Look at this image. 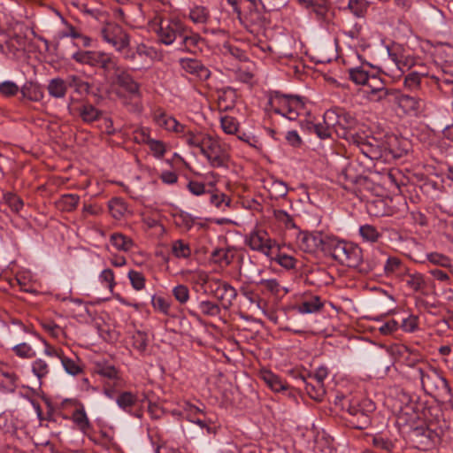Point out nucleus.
I'll use <instances>...</instances> for the list:
<instances>
[{
    "label": "nucleus",
    "mask_w": 453,
    "mask_h": 453,
    "mask_svg": "<svg viewBox=\"0 0 453 453\" xmlns=\"http://www.w3.org/2000/svg\"><path fill=\"white\" fill-rule=\"evenodd\" d=\"M116 82L132 99L142 98L141 84L126 70H121L117 73Z\"/></svg>",
    "instance_id": "obj_22"
},
{
    "label": "nucleus",
    "mask_w": 453,
    "mask_h": 453,
    "mask_svg": "<svg viewBox=\"0 0 453 453\" xmlns=\"http://www.w3.org/2000/svg\"><path fill=\"white\" fill-rule=\"evenodd\" d=\"M151 306L157 312L165 316L171 315L172 301L168 297L161 295H153L151 297Z\"/></svg>",
    "instance_id": "obj_48"
},
{
    "label": "nucleus",
    "mask_w": 453,
    "mask_h": 453,
    "mask_svg": "<svg viewBox=\"0 0 453 453\" xmlns=\"http://www.w3.org/2000/svg\"><path fill=\"white\" fill-rule=\"evenodd\" d=\"M119 53L121 54L123 59L133 65V70L140 71L150 67L154 51L152 48L143 43L138 44L135 48L130 47L129 43Z\"/></svg>",
    "instance_id": "obj_8"
},
{
    "label": "nucleus",
    "mask_w": 453,
    "mask_h": 453,
    "mask_svg": "<svg viewBox=\"0 0 453 453\" xmlns=\"http://www.w3.org/2000/svg\"><path fill=\"white\" fill-rule=\"evenodd\" d=\"M96 68L104 70V73L106 74L110 73L112 71L117 73L120 71L119 66L118 65L117 58L111 53H106L104 51L98 61Z\"/></svg>",
    "instance_id": "obj_44"
},
{
    "label": "nucleus",
    "mask_w": 453,
    "mask_h": 453,
    "mask_svg": "<svg viewBox=\"0 0 453 453\" xmlns=\"http://www.w3.org/2000/svg\"><path fill=\"white\" fill-rule=\"evenodd\" d=\"M266 110L281 115L289 120H296L305 110L302 97L272 91L268 96Z\"/></svg>",
    "instance_id": "obj_4"
},
{
    "label": "nucleus",
    "mask_w": 453,
    "mask_h": 453,
    "mask_svg": "<svg viewBox=\"0 0 453 453\" xmlns=\"http://www.w3.org/2000/svg\"><path fill=\"white\" fill-rule=\"evenodd\" d=\"M349 80L356 85H362L365 87L371 73L365 69L364 66H356L348 70Z\"/></svg>",
    "instance_id": "obj_54"
},
{
    "label": "nucleus",
    "mask_w": 453,
    "mask_h": 453,
    "mask_svg": "<svg viewBox=\"0 0 453 453\" xmlns=\"http://www.w3.org/2000/svg\"><path fill=\"white\" fill-rule=\"evenodd\" d=\"M330 236L331 234H324L321 232L302 231L297 236V244L304 252L316 253L320 250L326 254Z\"/></svg>",
    "instance_id": "obj_12"
},
{
    "label": "nucleus",
    "mask_w": 453,
    "mask_h": 453,
    "mask_svg": "<svg viewBox=\"0 0 453 453\" xmlns=\"http://www.w3.org/2000/svg\"><path fill=\"white\" fill-rule=\"evenodd\" d=\"M221 305L210 300H203L198 303V308L203 315L207 317H217L221 312Z\"/></svg>",
    "instance_id": "obj_58"
},
{
    "label": "nucleus",
    "mask_w": 453,
    "mask_h": 453,
    "mask_svg": "<svg viewBox=\"0 0 453 453\" xmlns=\"http://www.w3.org/2000/svg\"><path fill=\"white\" fill-rule=\"evenodd\" d=\"M226 3L250 33L257 34L265 27L267 19L260 0H226Z\"/></svg>",
    "instance_id": "obj_1"
},
{
    "label": "nucleus",
    "mask_w": 453,
    "mask_h": 453,
    "mask_svg": "<svg viewBox=\"0 0 453 453\" xmlns=\"http://www.w3.org/2000/svg\"><path fill=\"white\" fill-rule=\"evenodd\" d=\"M66 82L68 87L74 88L75 91L80 94L88 93L91 88V85L88 82L83 81L77 75L69 76Z\"/></svg>",
    "instance_id": "obj_59"
},
{
    "label": "nucleus",
    "mask_w": 453,
    "mask_h": 453,
    "mask_svg": "<svg viewBox=\"0 0 453 453\" xmlns=\"http://www.w3.org/2000/svg\"><path fill=\"white\" fill-rule=\"evenodd\" d=\"M211 260L220 267H226L233 262L234 253L226 249H216L211 254Z\"/></svg>",
    "instance_id": "obj_47"
},
{
    "label": "nucleus",
    "mask_w": 453,
    "mask_h": 453,
    "mask_svg": "<svg viewBox=\"0 0 453 453\" xmlns=\"http://www.w3.org/2000/svg\"><path fill=\"white\" fill-rule=\"evenodd\" d=\"M237 295V290L230 283L222 280L219 288V294L215 298L220 303V305L224 310H228L232 307Z\"/></svg>",
    "instance_id": "obj_28"
},
{
    "label": "nucleus",
    "mask_w": 453,
    "mask_h": 453,
    "mask_svg": "<svg viewBox=\"0 0 453 453\" xmlns=\"http://www.w3.org/2000/svg\"><path fill=\"white\" fill-rule=\"evenodd\" d=\"M372 444L378 449L384 450L387 453H391L395 449V443L388 438L383 437L380 434H376L372 437Z\"/></svg>",
    "instance_id": "obj_63"
},
{
    "label": "nucleus",
    "mask_w": 453,
    "mask_h": 453,
    "mask_svg": "<svg viewBox=\"0 0 453 453\" xmlns=\"http://www.w3.org/2000/svg\"><path fill=\"white\" fill-rule=\"evenodd\" d=\"M268 257L287 270L294 269L296 265V259L294 257L281 253L277 248Z\"/></svg>",
    "instance_id": "obj_49"
},
{
    "label": "nucleus",
    "mask_w": 453,
    "mask_h": 453,
    "mask_svg": "<svg viewBox=\"0 0 453 453\" xmlns=\"http://www.w3.org/2000/svg\"><path fill=\"white\" fill-rule=\"evenodd\" d=\"M200 152L207 158L211 166L214 168L225 167L227 165L228 155L219 142L211 135H208L203 142Z\"/></svg>",
    "instance_id": "obj_13"
},
{
    "label": "nucleus",
    "mask_w": 453,
    "mask_h": 453,
    "mask_svg": "<svg viewBox=\"0 0 453 453\" xmlns=\"http://www.w3.org/2000/svg\"><path fill=\"white\" fill-rule=\"evenodd\" d=\"M326 255L348 267L359 268L360 271L365 270L363 267L362 249L351 242L341 240L331 234L327 242Z\"/></svg>",
    "instance_id": "obj_3"
},
{
    "label": "nucleus",
    "mask_w": 453,
    "mask_h": 453,
    "mask_svg": "<svg viewBox=\"0 0 453 453\" xmlns=\"http://www.w3.org/2000/svg\"><path fill=\"white\" fill-rule=\"evenodd\" d=\"M201 286L203 288V292L213 297L219 294V288L222 283V280L217 278H210L204 274L200 277Z\"/></svg>",
    "instance_id": "obj_53"
},
{
    "label": "nucleus",
    "mask_w": 453,
    "mask_h": 453,
    "mask_svg": "<svg viewBox=\"0 0 453 453\" xmlns=\"http://www.w3.org/2000/svg\"><path fill=\"white\" fill-rule=\"evenodd\" d=\"M95 372L104 379V393L106 396H133L128 391H123L124 380L119 370L106 361L96 364Z\"/></svg>",
    "instance_id": "obj_5"
},
{
    "label": "nucleus",
    "mask_w": 453,
    "mask_h": 453,
    "mask_svg": "<svg viewBox=\"0 0 453 453\" xmlns=\"http://www.w3.org/2000/svg\"><path fill=\"white\" fill-rule=\"evenodd\" d=\"M67 82L62 78H53L50 80L47 90L49 95L54 98H64L67 93Z\"/></svg>",
    "instance_id": "obj_40"
},
{
    "label": "nucleus",
    "mask_w": 453,
    "mask_h": 453,
    "mask_svg": "<svg viewBox=\"0 0 453 453\" xmlns=\"http://www.w3.org/2000/svg\"><path fill=\"white\" fill-rule=\"evenodd\" d=\"M110 242L118 250L125 252L130 251L134 245L130 237L121 233H113L110 237Z\"/></svg>",
    "instance_id": "obj_43"
},
{
    "label": "nucleus",
    "mask_w": 453,
    "mask_h": 453,
    "mask_svg": "<svg viewBox=\"0 0 453 453\" xmlns=\"http://www.w3.org/2000/svg\"><path fill=\"white\" fill-rule=\"evenodd\" d=\"M416 372L427 396H440L450 393L448 380L435 370L426 365L425 367H418Z\"/></svg>",
    "instance_id": "obj_7"
},
{
    "label": "nucleus",
    "mask_w": 453,
    "mask_h": 453,
    "mask_svg": "<svg viewBox=\"0 0 453 453\" xmlns=\"http://www.w3.org/2000/svg\"><path fill=\"white\" fill-rule=\"evenodd\" d=\"M173 220L175 226L184 231H189L195 225V218L185 211L174 214Z\"/></svg>",
    "instance_id": "obj_57"
},
{
    "label": "nucleus",
    "mask_w": 453,
    "mask_h": 453,
    "mask_svg": "<svg viewBox=\"0 0 453 453\" xmlns=\"http://www.w3.org/2000/svg\"><path fill=\"white\" fill-rule=\"evenodd\" d=\"M103 51L78 50L72 55V59L81 65L96 68Z\"/></svg>",
    "instance_id": "obj_35"
},
{
    "label": "nucleus",
    "mask_w": 453,
    "mask_h": 453,
    "mask_svg": "<svg viewBox=\"0 0 453 453\" xmlns=\"http://www.w3.org/2000/svg\"><path fill=\"white\" fill-rule=\"evenodd\" d=\"M210 197V203L216 208L225 211L226 208L230 207L231 199L225 193L221 192L218 188H216V181H209L208 182V193Z\"/></svg>",
    "instance_id": "obj_27"
},
{
    "label": "nucleus",
    "mask_w": 453,
    "mask_h": 453,
    "mask_svg": "<svg viewBox=\"0 0 453 453\" xmlns=\"http://www.w3.org/2000/svg\"><path fill=\"white\" fill-rule=\"evenodd\" d=\"M324 119L326 124L332 126L339 138L343 139L354 128L357 127V119L344 108L334 107L324 113Z\"/></svg>",
    "instance_id": "obj_6"
},
{
    "label": "nucleus",
    "mask_w": 453,
    "mask_h": 453,
    "mask_svg": "<svg viewBox=\"0 0 453 453\" xmlns=\"http://www.w3.org/2000/svg\"><path fill=\"white\" fill-rule=\"evenodd\" d=\"M420 398H400L395 407L399 408L401 417H405L406 421H415L425 417L424 403L419 402Z\"/></svg>",
    "instance_id": "obj_17"
},
{
    "label": "nucleus",
    "mask_w": 453,
    "mask_h": 453,
    "mask_svg": "<svg viewBox=\"0 0 453 453\" xmlns=\"http://www.w3.org/2000/svg\"><path fill=\"white\" fill-rule=\"evenodd\" d=\"M151 117L153 122L159 127L163 128L166 132H171L173 126L174 125V122L176 119L166 112V111L157 106L154 108L151 111Z\"/></svg>",
    "instance_id": "obj_30"
},
{
    "label": "nucleus",
    "mask_w": 453,
    "mask_h": 453,
    "mask_svg": "<svg viewBox=\"0 0 453 453\" xmlns=\"http://www.w3.org/2000/svg\"><path fill=\"white\" fill-rule=\"evenodd\" d=\"M204 40L197 33L193 32L188 26L185 33H182L179 39V49L187 52L194 53L200 51Z\"/></svg>",
    "instance_id": "obj_24"
},
{
    "label": "nucleus",
    "mask_w": 453,
    "mask_h": 453,
    "mask_svg": "<svg viewBox=\"0 0 453 453\" xmlns=\"http://www.w3.org/2000/svg\"><path fill=\"white\" fill-rule=\"evenodd\" d=\"M20 101L39 102L43 98V92L41 87L33 82H26L20 88Z\"/></svg>",
    "instance_id": "obj_37"
},
{
    "label": "nucleus",
    "mask_w": 453,
    "mask_h": 453,
    "mask_svg": "<svg viewBox=\"0 0 453 453\" xmlns=\"http://www.w3.org/2000/svg\"><path fill=\"white\" fill-rule=\"evenodd\" d=\"M408 269L407 265L400 257L393 256L388 257L383 265L385 276L395 280L396 282Z\"/></svg>",
    "instance_id": "obj_26"
},
{
    "label": "nucleus",
    "mask_w": 453,
    "mask_h": 453,
    "mask_svg": "<svg viewBox=\"0 0 453 453\" xmlns=\"http://www.w3.org/2000/svg\"><path fill=\"white\" fill-rule=\"evenodd\" d=\"M188 18L194 24H207L211 19V12L207 6L195 4L189 10Z\"/></svg>",
    "instance_id": "obj_38"
},
{
    "label": "nucleus",
    "mask_w": 453,
    "mask_h": 453,
    "mask_svg": "<svg viewBox=\"0 0 453 453\" xmlns=\"http://www.w3.org/2000/svg\"><path fill=\"white\" fill-rule=\"evenodd\" d=\"M297 3L319 21L326 19L330 7L328 0H297Z\"/></svg>",
    "instance_id": "obj_25"
},
{
    "label": "nucleus",
    "mask_w": 453,
    "mask_h": 453,
    "mask_svg": "<svg viewBox=\"0 0 453 453\" xmlns=\"http://www.w3.org/2000/svg\"><path fill=\"white\" fill-rule=\"evenodd\" d=\"M132 346L141 354L144 353L148 347V335L142 331L135 332L132 336Z\"/></svg>",
    "instance_id": "obj_60"
},
{
    "label": "nucleus",
    "mask_w": 453,
    "mask_h": 453,
    "mask_svg": "<svg viewBox=\"0 0 453 453\" xmlns=\"http://www.w3.org/2000/svg\"><path fill=\"white\" fill-rule=\"evenodd\" d=\"M80 203V196L76 194H64L57 202L59 210L65 212L74 211Z\"/></svg>",
    "instance_id": "obj_45"
},
{
    "label": "nucleus",
    "mask_w": 453,
    "mask_h": 453,
    "mask_svg": "<svg viewBox=\"0 0 453 453\" xmlns=\"http://www.w3.org/2000/svg\"><path fill=\"white\" fill-rule=\"evenodd\" d=\"M236 98V90L231 87H226L218 91V104L219 108L224 111L233 109L234 107Z\"/></svg>",
    "instance_id": "obj_36"
},
{
    "label": "nucleus",
    "mask_w": 453,
    "mask_h": 453,
    "mask_svg": "<svg viewBox=\"0 0 453 453\" xmlns=\"http://www.w3.org/2000/svg\"><path fill=\"white\" fill-rule=\"evenodd\" d=\"M248 283H255V285L264 286L265 290L272 295L279 296L281 294L285 295L288 289L282 287L276 279H258L257 277H248Z\"/></svg>",
    "instance_id": "obj_31"
},
{
    "label": "nucleus",
    "mask_w": 453,
    "mask_h": 453,
    "mask_svg": "<svg viewBox=\"0 0 453 453\" xmlns=\"http://www.w3.org/2000/svg\"><path fill=\"white\" fill-rule=\"evenodd\" d=\"M69 113L80 118L85 124H92L103 116V111L94 106L88 101H81L77 105H68Z\"/></svg>",
    "instance_id": "obj_19"
},
{
    "label": "nucleus",
    "mask_w": 453,
    "mask_h": 453,
    "mask_svg": "<svg viewBox=\"0 0 453 453\" xmlns=\"http://www.w3.org/2000/svg\"><path fill=\"white\" fill-rule=\"evenodd\" d=\"M172 255L178 259H188L192 255V249L188 242L182 239L173 241L171 245Z\"/></svg>",
    "instance_id": "obj_42"
},
{
    "label": "nucleus",
    "mask_w": 453,
    "mask_h": 453,
    "mask_svg": "<svg viewBox=\"0 0 453 453\" xmlns=\"http://www.w3.org/2000/svg\"><path fill=\"white\" fill-rule=\"evenodd\" d=\"M175 300L180 304H186L190 298L189 288L184 284H178L172 290Z\"/></svg>",
    "instance_id": "obj_62"
},
{
    "label": "nucleus",
    "mask_w": 453,
    "mask_h": 453,
    "mask_svg": "<svg viewBox=\"0 0 453 453\" xmlns=\"http://www.w3.org/2000/svg\"><path fill=\"white\" fill-rule=\"evenodd\" d=\"M394 88H388L384 79L375 73H371L363 90L364 96L372 103L387 102Z\"/></svg>",
    "instance_id": "obj_10"
},
{
    "label": "nucleus",
    "mask_w": 453,
    "mask_h": 453,
    "mask_svg": "<svg viewBox=\"0 0 453 453\" xmlns=\"http://www.w3.org/2000/svg\"><path fill=\"white\" fill-rule=\"evenodd\" d=\"M329 373V368L326 365H321L317 367L314 372H308L307 377L304 375L302 376L306 384L305 390L309 396H312L313 393H315L317 396H321L326 394L324 382Z\"/></svg>",
    "instance_id": "obj_15"
},
{
    "label": "nucleus",
    "mask_w": 453,
    "mask_h": 453,
    "mask_svg": "<svg viewBox=\"0 0 453 453\" xmlns=\"http://www.w3.org/2000/svg\"><path fill=\"white\" fill-rule=\"evenodd\" d=\"M369 8L370 2L367 0H349L346 10L357 19H365Z\"/></svg>",
    "instance_id": "obj_41"
},
{
    "label": "nucleus",
    "mask_w": 453,
    "mask_h": 453,
    "mask_svg": "<svg viewBox=\"0 0 453 453\" xmlns=\"http://www.w3.org/2000/svg\"><path fill=\"white\" fill-rule=\"evenodd\" d=\"M103 40L111 44L116 51L119 52L130 43L129 35L119 25L107 23L101 29Z\"/></svg>",
    "instance_id": "obj_14"
},
{
    "label": "nucleus",
    "mask_w": 453,
    "mask_h": 453,
    "mask_svg": "<svg viewBox=\"0 0 453 453\" xmlns=\"http://www.w3.org/2000/svg\"><path fill=\"white\" fill-rule=\"evenodd\" d=\"M16 380L15 374L4 372L0 370V391L4 394L14 392Z\"/></svg>",
    "instance_id": "obj_56"
},
{
    "label": "nucleus",
    "mask_w": 453,
    "mask_h": 453,
    "mask_svg": "<svg viewBox=\"0 0 453 453\" xmlns=\"http://www.w3.org/2000/svg\"><path fill=\"white\" fill-rule=\"evenodd\" d=\"M108 209L114 219H120L127 211V204L123 198L113 197L108 202Z\"/></svg>",
    "instance_id": "obj_46"
},
{
    "label": "nucleus",
    "mask_w": 453,
    "mask_h": 453,
    "mask_svg": "<svg viewBox=\"0 0 453 453\" xmlns=\"http://www.w3.org/2000/svg\"><path fill=\"white\" fill-rule=\"evenodd\" d=\"M397 282L402 284L405 290L411 293L421 292L426 286L424 275L417 271H411L410 268Z\"/></svg>",
    "instance_id": "obj_23"
},
{
    "label": "nucleus",
    "mask_w": 453,
    "mask_h": 453,
    "mask_svg": "<svg viewBox=\"0 0 453 453\" xmlns=\"http://www.w3.org/2000/svg\"><path fill=\"white\" fill-rule=\"evenodd\" d=\"M259 378L273 393H280L288 388V383L270 370L262 369Z\"/></svg>",
    "instance_id": "obj_29"
},
{
    "label": "nucleus",
    "mask_w": 453,
    "mask_h": 453,
    "mask_svg": "<svg viewBox=\"0 0 453 453\" xmlns=\"http://www.w3.org/2000/svg\"><path fill=\"white\" fill-rule=\"evenodd\" d=\"M180 65L186 73L195 76L201 81H207L211 75L209 68L201 60L196 58H180Z\"/></svg>",
    "instance_id": "obj_21"
},
{
    "label": "nucleus",
    "mask_w": 453,
    "mask_h": 453,
    "mask_svg": "<svg viewBox=\"0 0 453 453\" xmlns=\"http://www.w3.org/2000/svg\"><path fill=\"white\" fill-rule=\"evenodd\" d=\"M334 404L341 405L353 417H357L363 424L368 423V413L375 410L371 398H334Z\"/></svg>",
    "instance_id": "obj_11"
},
{
    "label": "nucleus",
    "mask_w": 453,
    "mask_h": 453,
    "mask_svg": "<svg viewBox=\"0 0 453 453\" xmlns=\"http://www.w3.org/2000/svg\"><path fill=\"white\" fill-rule=\"evenodd\" d=\"M324 306L321 298L319 296H312L304 299L301 303L296 305L295 309L302 314L314 313L319 311Z\"/></svg>",
    "instance_id": "obj_39"
},
{
    "label": "nucleus",
    "mask_w": 453,
    "mask_h": 453,
    "mask_svg": "<svg viewBox=\"0 0 453 453\" xmlns=\"http://www.w3.org/2000/svg\"><path fill=\"white\" fill-rule=\"evenodd\" d=\"M410 438L420 447L428 448L440 441L441 433L422 424L411 427L409 432Z\"/></svg>",
    "instance_id": "obj_18"
},
{
    "label": "nucleus",
    "mask_w": 453,
    "mask_h": 453,
    "mask_svg": "<svg viewBox=\"0 0 453 453\" xmlns=\"http://www.w3.org/2000/svg\"><path fill=\"white\" fill-rule=\"evenodd\" d=\"M127 277L130 280L131 286L136 291H141L145 288L146 279L142 273L130 270L127 273Z\"/></svg>",
    "instance_id": "obj_61"
},
{
    "label": "nucleus",
    "mask_w": 453,
    "mask_h": 453,
    "mask_svg": "<svg viewBox=\"0 0 453 453\" xmlns=\"http://www.w3.org/2000/svg\"><path fill=\"white\" fill-rule=\"evenodd\" d=\"M113 16L123 23L135 27L136 21L142 16L141 4L126 3L112 8Z\"/></svg>",
    "instance_id": "obj_20"
},
{
    "label": "nucleus",
    "mask_w": 453,
    "mask_h": 453,
    "mask_svg": "<svg viewBox=\"0 0 453 453\" xmlns=\"http://www.w3.org/2000/svg\"><path fill=\"white\" fill-rule=\"evenodd\" d=\"M75 407V410L72 413L71 419L81 432L87 434L91 428V424L86 414L84 405L80 402H76Z\"/></svg>",
    "instance_id": "obj_33"
},
{
    "label": "nucleus",
    "mask_w": 453,
    "mask_h": 453,
    "mask_svg": "<svg viewBox=\"0 0 453 453\" xmlns=\"http://www.w3.org/2000/svg\"><path fill=\"white\" fill-rule=\"evenodd\" d=\"M245 244L252 250L257 251L266 257L272 255L277 248V242L270 236V234L261 228L255 227L246 235Z\"/></svg>",
    "instance_id": "obj_9"
},
{
    "label": "nucleus",
    "mask_w": 453,
    "mask_h": 453,
    "mask_svg": "<svg viewBox=\"0 0 453 453\" xmlns=\"http://www.w3.org/2000/svg\"><path fill=\"white\" fill-rule=\"evenodd\" d=\"M208 134H204L196 129H191L188 134L185 135L183 141L190 147V148H197L201 150L203 145V142H205V138L208 137Z\"/></svg>",
    "instance_id": "obj_55"
},
{
    "label": "nucleus",
    "mask_w": 453,
    "mask_h": 453,
    "mask_svg": "<svg viewBox=\"0 0 453 453\" xmlns=\"http://www.w3.org/2000/svg\"><path fill=\"white\" fill-rule=\"evenodd\" d=\"M359 234L364 242L375 243L382 237V234L372 225L365 224L359 227Z\"/></svg>",
    "instance_id": "obj_51"
},
{
    "label": "nucleus",
    "mask_w": 453,
    "mask_h": 453,
    "mask_svg": "<svg viewBox=\"0 0 453 453\" xmlns=\"http://www.w3.org/2000/svg\"><path fill=\"white\" fill-rule=\"evenodd\" d=\"M395 353L404 358L406 364L411 366H414L420 360V356L417 351H412L403 344L395 346Z\"/></svg>",
    "instance_id": "obj_52"
},
{
    "label": "nucleus",
    "mask_w": 453,
    "mask_h": 453,
    "mask_svg": "<svg viewBox=\"0 0 453 453\" xmlns=\"http://www.w3.org/2000/svg\"><path fill=\"white\" fill-rule=\"evenodd\" d=\"M340 179L342 180L345 188H351V186L354 185H365L369 181L367 177L356 174L354 167L350 165L344 168Z\"/></svg>",
    "instance_id": "obj_34"
},
{
    "label": "nucleus",
    "mask_w": 453,
    "mask_h": 453,
    "mask_svg": "<svg viewBox=\"0 0 453 453\" xmlns=\"http://www.w3.org/2000/svg\"><path fill=\"white\" fill-rule=\"evenodd\" d=\"M54 355L61 360L65 371L71 375L82 372V367L73 359L65 357L62 350H54Z\"/></svg>",
    "instance_id": "obj_50"
},
{
    "label": "nucleus",
    "mask_w": 453,
    "mask_h": 453,
    "mask_svg": "<svg viewBox=\"0 0 453 453\" xmlns=\"http://www.w3.org/2000/svg\"><path fill=\"white\" fill-rule=\"evenodd\" d=\"M302 127L310 133L315 134L319 138L324 140L330 138L333 134V127L326 124L323 119V122L315 123L311 120H305L301 124Z\"/></svg>",
    "instance_id": "obj_32"
},
{
    "label": "nucleus",
    "mask_w": 453,
    "mask_h": 453,
    "mask_svg": "<svg viewBox=\"0 0 453 453\" xmlns=\"http://www.w3.org/2000/svg\"><path fill=\"white\" fill-rule=\"evenodd\" d=\"M387 102L396 104L407 115L418 116L421 110V100L418 97L404 94L396 88L393 89Z\"/></svg>",
    "instance_id": "obj_16"
},
{
    "label": "nucleus",
    "mask_w": 453,
    "mask_h": 453,
    "mask_svg": "<svg viewBox=\"0 0 453 453\" xmlns=\"http://www.w3.org/2000/svg\"><path fill=\"white\" fill-rule=\"evenodd\" d=\"M360 151L372 160L377 159L381 156L380 146L372 143L367 140L360 148Z\"/></svg>",
    "instance_id": "obj_64"
},
{
    "label": "nucleus",
    "mask_w": 453,
    "mask_h": 453,
    "mask_svg": "<svg viewBox=\"0 0 453 453\" xmlns=\"http://www.w3.org/2000/svg\"><path fill=\"white\" fill-rule=\"evenodd\" d=\"M148 24L156 33L157 41L165 45H172L178 41L187 27L177 14L165 11L156 12Z\"/></svg>",
    "instance_id": "obj_2"
}]
</instances>
